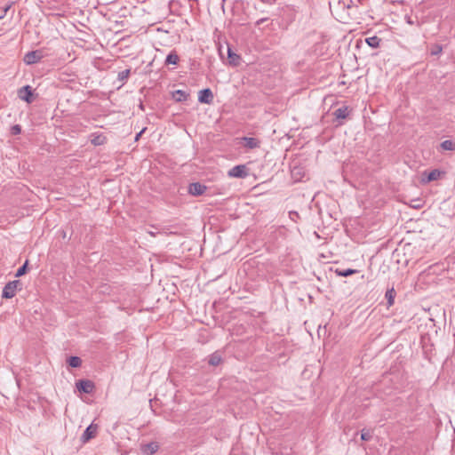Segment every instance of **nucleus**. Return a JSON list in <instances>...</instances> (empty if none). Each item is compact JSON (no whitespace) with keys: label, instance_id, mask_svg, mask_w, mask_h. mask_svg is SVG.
Masks as SVG:
<instances>
[{"label":"nucleus","instance_id":"6ab92c4d","mask_svg":"<svg viewBox=\"0 0 455 455\" xmlns=\"http://www.w3.org/2000/svg\"><path fill=\"white\" fill-rule=\"evenodd\" d=\"M221 362V356L218 353H213L210 355L208 363L210 365L217 366Z\"/></svg>","mask_w":455,"mask_h":455},{"label":"nucleus","instance_id":"20e7f679","mask_svg":"<svg viewBox=\"0 0 455 455\" xmlns=\"http://www.w3.org/2000/svg\"><path fill=\"white\" fill-rule=\"evenodd\" d=\"M43 58V54L40 51H32L25 54L24 62L28 65H31L38 62Z\"/></svg>","mask_w":455,"mask_h":455},{"label":"nucleus","instance_id":"393cba45","mask_svg":"<svg viewBox=\"0 0 455 455\" xmlns=\"http://www.w3.org/2000/svg\"><path fill=\"white\" fill-rule=\"evenodd\" d=\"M119 78L121 80H124V79H127L128 76H130V69H124L123 70L122 72L119 73Z\"/></svg>","mask_w":455,"mask_h":455},{"label":"nucleus","instance_id":"a211bd4d","mask_svg":"<svg viewBox=\"0 0 455 455\" xmlns=\"http://www.w3.org/2000/svg\"><path fill=\"white\" fill-rule=\"evenodd\" d=\"M366 44L372 47V48H378L380 44V38L378 36H371L365 39Z\"/></svg>","mask_w":455,"mask_h":455},{"label":"nucleus","instance_id":"412c9836","mask_svg":"<svg viewBox=\"0 0 455 455\" xmlns=\"http://www.w3.org/2000/svg\"><path fill=\"white\" fill-rule=\"evenodd\" d=\"M441 148L443 150H454L455 143H453L451 140H444L441 143Z\"/></svg>","mask_w":455,"mask_h":455},{"label":"nucleus","instance_id":"f3484780","mask_svg":"<svg viewBox=\"0 0 455 455\" xmlns=\"http://www.w3.org/2000/svg\"><path fill=\"white\" fill-rule=\"evenodd\" d=\"M349 110L347 107H342L335 110L334 116L337 118L345 119L348 116Z\"/></svg>","mask_w":455,"mask_h":455},{"label":"nucleus","instance_id":"1a4fd4ad","mask_svg":"<svg viewBox=\"0 0 455 455\" xmlns=\"http://www.w3.org/2000/svg\"><path fill=\"white\" fill-rule=\"evenodd\" d=\"M213 100V94L210 89H204L199 92L198 100L201 103L211 104Z\"/></svg>","mask_w":455,"mask_h":455},{"label":"nucleus","instance_id":"7c9ffc66","mask_svg":"<svg viewBox=\"0 0 455 455\" xmlns=\"http://www.w3.org/2000/svg\"><path fill=\"white\" fill-rule=\"evenodd\" d=\"M292 215H296V213L290 212V216L291 217Z\"/></svg>","mask_w":455,"mask_h":455},{"label":"nucleus","instance_id":"a878e982","mask_svg":"<svg viewBox=\"0 0 455 455\" xmlns=\"http://www.w3.org/2000/svg\"><path fill=\"white\" fill-rule=\"evenodd\" d=\"M21 132V129H20V125H14L12 127V134H19Z\"/></svg>","mask_w":455,"mask_h":455},{"label":"nucleus","instance_id":"5701e85b","mask_svg":"<svg viewBox=\"0 0 455 455\" xmlns=\"http://www.w3.org/2000/svg\"><path fill=\"white\" fill-rule=\"evenodd\" d=\"M28 261L26 260L25 263L17 270L15 276L20 277V276L25 275L28 270Z\"/></svg>","mask_w":455,"mask_h":455},{"label":"nucleus","instance_id":"c85d7f7f","mask_svg":"<svg viewBox=\"0 0 455 455\" xmlns=\"http://www.w3.org/2000/svg\"><path fill=\"white\" fill-rule=\"evenodd\" d=\"M144 132V130H142L140 133L137 134L135 140H138L140 136L141 135V133Z\"/></svg>","mask_w":455,"mask_h":455},{"label":"nucleus","instance_id":"2eb2a0df","mask_svg":"<svg viewBox=\"0 0 455 455\" xmlns=\"http://www.w3.org/2000/svg\"><path fill=\"white\" fill-rule=\"evenodd\" d=\"M228 59L230 65L238 66L240 64L241 57L230 49H228Z\"/></svg>","mask_w":455,"mask_h":455},{"label":"nucleus","instance_id":"9b49d317","mask_svg":"<svg viewBox=\"0 0 455 455\" xmlns=\"http://www.w3.org/2000/svg\"><path fill=\"white\" fill-rule=\"evenodd\" d=\"M90 141L94 146H101L107 142V137L102 133H92Z\"/></svg>","mask_w":455,"mask_h":455},{"label":"nucleus","instance_id":"f257e3e1","mask_svg":"<svg viewBox=\"0 0 455 455\" xmlns=\"http://www.w3.org/2000/svg\"><path fill=\"white\" fill-rule=\"evenodd\" d=\"M444 176V172L435 169L430 172H423L420 175L419 181L421 184H427L431 181L438 180Z\"/></svg>","mask_w":455,"mask_h":455},{"label":"nucleus","instance_id":"f03ea898","mask_svg":"<svg viewBox=\"0 0 455 455\" xmlns=\"http://www.w3.org/2000/svg\"><path fill=\"white\" fill-rule=\"evenodd\" d=\"M19 287H21V283L19 280H14L7 283L3 289L2 297L5 299L13 298Z\"/></svg>","mask_w":455,"mask_h":455},{"label":"nucleus","instance_id":"9d476101","mask_svg":"<svg viewBox=\"0 0 455 455\" xmlns=\"http://www.w3.org/2000/svg\"><path fill=\"white\" fill-rule=\"evenodd\" d=\"M159 449V445L156 442H151L141 445V451L144 455H152L156 453Z\"/></svg>","mask_w":455,"mask_h":455},{"label":"nucleus","instance_id":"7ed1b4c3","mask_svg":"<svg viewBox=\"0 0 455 455\" xmlns=\"http://www.w3.org/2000/svg\"><path fill=\"white\" fill-rule=\"evenodd\" d=\"M77 389L80 392L90 394L93 391L94 384L88 379H80L76 383Z\"/></svg>","mask_w":455,"mask_h":455},{"label":"nucleus","instance_id":"6e6552de","mask_svg":"<svg viewBox=\"0 0 455 455\" xmlns=\"http://www.w3.org/2000/svg\"><path fill=\"white\" fill-rule=\"evenodd\" d=\"M206 186L199 182L192 183L188 187V192L193 196H201L206 191Z\"/></svg>","mask_w":455,"mask_h":455},{"label":"nucleus","instance_id":"4468645a","mask_svg":"<svg viewBox=\"0 0 455 455\" xmlns=\"http://www.w3.org/2000/svg\"><path fill=\"white\" fill-rule=\"evenodd\" d=\"M243 140L244 142V147L248 148H256L259 147V140L255 138H243Z\"/></svg>","mask_w":455,"mask_h":455},{"label":"nucleus","instance_id":"39448f33","mask_svg":"<svg viewBox=\"0 0 455 455\" xmlns=\"http://www.w3.org/2000/svg\"><path fill=\"white\" fill-rule=\"evenodd\" d=\"M18 96L20 100L26 101L27 103H31L33 100V99H32L33 92H32L31 87L29 85L21 87L18 91Z\"/></svg>","mask_w":455,"mask_h":455},{"label":"nucleus","instance_id":"423d86ee","mask_svg":"<svg viewBox=\"0 0 455 455\" xmlns=\"http://www.w3.org/2000/svg\"><path fill=\"white\" fill-rule=\"evenodd\" d=\"M97 429H98L97 425H94V424L89 425L81 436L82 442L87 443L89 440L93 438L96 435Z\"/></svg>","mask_w":455,"mask_h":455},{"label":"nucleus","instance_id":"c756f323","mask_svg":"<svg viewBox=\"0 0 455 455\" xmlns=\"http://www.w3.org/2000/svg\"><path fill=\"white\" fill-rule=\"evenodd\" d=\"M148 234L152 236H155V233H153L152 231H148Z\"/></svg>","mask_w":455,"mask_h":455},{"label":"nucleus","instance_id":"dca6fc26","mask_svg":"<svg viewBox=\"0 0 455 455\" xmlns=\"http://www.w3.org/2000/svg\"><path fill=\"white\" fill-rule=\"evenodd\" d=\"M172 98L178 102L185 101L188 100V94L182 90H177L172 92Z\"/></svg>","mask_w":455,"mask_h":455},{"label":"nucleus","instance_id":"cd10ccee","mask_svg":"<svg viewBox=\"0 0 455 455\" xmlns=\"http://www.w3.org/2000/svg\"><path fill=\"white\" fill-rule=\"evenodd\" d=\"M313 235H315V238L319 239V238H322V236L316 232V231H314L313 232Z\"/></svg>","mask_w":455,"mask_h":455},{"label":"nucleus","instance_id":"bb28decb","mask_svg":"<svg viewBox=\"0 0 455 455\" xmlns=\"http://www.w3.org/2000/svg\"><path fill=\"white\" fill-rule=\"evenodd\" d=\"M59 235L61 236L63 239H66L68 236L67 232L64 229L59 232Z\"/></svg>","mask_w":455,"mask_h":455},{"label":"nucleus","instance_id":"aec40b11","mask_svg":"<svg viewBox=\"0 0 455 455\" xmlns=\"http://www.w3.org/2000/svg\"><path fill=\"white\" fill-rule=\"evenodd\" d=\"M68 363L69 366H71L73 368H77V367L81 366L82 360L78 356H70L68 360Z\"/></svg>","mask_w":455,"mask_h":455},{"label":"nucleus","instance_id":"f8f14e48","mask_svg":"<svg viewBox=\"0 0 455 455\" xmlns=\"http://www.w3.org/2000/svg\"><path fill=\"white\" fill-rule=\"evenodd\" d=\"M396 292L394 287L387 289L385 293V298L387 301V307H390L395 303V298Z\"/></svg>","mask_w":455,"mask_h":455},{"label":"nucleus","instance_id":"b1692460","mask_svg":"<svg viewBox=\"0 0 455 455\" xmlns=\"http://www.w3.org/2000/svg\"><path fill=\"white\" fill-rule=\"evenodd\" d=\"M372 437V433L371 430L363 429L361 433V439L363 441H369Z\"/></svg>","mask_w":455,"mask_h":455},{"label":"nucleus","instance_id":"ddd939ff","mask_svg":"<svg viewBox=\"0 0 455 455\" xmlns=\"http://www.w3.org/2000/svg\"><path fill=\"white\" fill-rule=\"evenodd\" d=\"M335 274L339 276L347 277L351 275L358 273L357 269H352V268H336L334 270Z\"/></svg>","mask_w":455,"mask_h":455},{"label":"nucleus","instance_id":"4be33fe9","mask_svg":"<svg viewBox=\"0 0 455 455\" xmlns=\"http://www.w3.org/2000/svg\"><path fill=\"white\" fill-rule=\"evenodd\" d=\"M179 61V56L176 53H170L166 58L167 64H177Z\"/></svg>","mask_w":455,"mask_h":455},{"label":"nucleus","instance_id":"0eeeda50","mask_svg":"<svg viewBox=\"0 0 455 455\" xmlns=\"http://www.w3.org/2000/svg\"><path fill=\"white\" fill-rule=\"evenodd\" d=\"M247 175L245 165H236L228 171V176L233 178H243Z\"/></svg>","mask_w":455,"mask_h":455}]
</instances>
